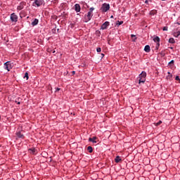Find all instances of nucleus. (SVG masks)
Masks as SVG:
<instances>
[{
  "label": "nucleus",
  "instance_id": "obj_17",
  "mask_svg": "<svg viewBox=\"0 0 180 180\" xmlns=\"http://www.w3.org/2000/svg\"><path fill=\"white\" fill-rule=\"evenodd\" d=\"M169 43H171L172 44H174L175 43V39H174V38H170L169 39Z\"/></svg>",
  "mask_w": 180,
  "mask_h": 180
},
{
  "label": "nucleus",
  "instance_id": "obj_8",
  "mask_svg": "<svg viewBox=\"0 0 180 180\" xmlns=\"http://www.w3.org/2000/svg\"><path fill=\"white\" fill-rule=\"evenodd\" d=\"M32 26H37L39 25V19L35 18L31 23Z\"/></svg>",
  "mask_w": 180,
  "mask_h": 180
},
{
  "label": "nucleus",
  "instance_id": "obj_21",
  "mask_svg": "<svg viewBox=\"0 0 180 180\" xmlns=\"http://www.w3.org/2000/svg\"><path fill=\"white\" fill-rule=\"evenodd\" d=\"M120 25H123V21H117V26H120Z\"/></svg>",
  "mask_w": 180,
  "mask_h": 180
},
{
  "label": "nucleus",
  "instance_id": "obj_2",
  "mask_svg": "<svg viewBox=\"0 0 180 180\" xmlns=\"http://www.w3.org/2000/svg\"><path fill=\"white\" fill-rule=\"evenodd\" d=\"M10 19L11 22L16 23V22H18V15H16L15 13H13L11 14Z\"/></svg>",
  "mask_w": 180,
  "mask_h": 180
},
{
  "label": "nucleus",
  "instance_id": "obj_6",
  "mask_svg": "<svg viewBox=\"0 0 180 180\" xmlns=\"http://www.w3.org/2000/svg\"><path fill=\"white\" fill-rule=\"evenodd\" d=\"M4 70H7V71H10L11 70V64L9 63V62H6L4 63Z\"/></svg>",
  "mask_w": 180,
  "mask_h": 180
},
{
  "label": "nucleus",
  "instance_id": "obj_26",
  "mask_svg": "<svg viewBox=\"0 0 180 180\" xmlns=\"http://www.w3.org/2000/svg\"><path fill=\"white\" fill-rule=\"evenodd\" d=\"M162 123V122L160 121L159 122L157 123V126H160V124Z\"/></svg>",
  "mask_w": 180,
  "mask_h": 180
},
{
  "label": "nucleus",
  "instance_id": "obj_40",
  "mask_svg": "<svg viewBox=\"0 0 180 180\" xmlns=\"http://www.w3.org/2000/svg\"><path fill=\"white\" fill-rule=\"evenodd\" d=\"M162 1H165V0H162Z\"/></svg>",
  "mask_w": 180,
  "mask_h": 180
},
{
  "label": "nucleus",
  "instance_id": "obj_15",
  "mask_svg": "<svg viewBox=\"0 0 180 180\" xmlns=\"http://www.w3.org/2000/svg\"><path fill=\"white\" fill-rule=\"evenodd\" d=\"M153 41H154L155 43H160V37H155L153 39Z\"/></svg>",
  "mask_w": 180,
  "mask_h": 180
},
{
  "label": "nucleus",
  "instance_id": "obj_1",
  "mask_svg": "<svg viewBox=\"0 0 180 180\" xmlns=\"http://www.w3.org/2000/svg\"><path fill=\"white\" fill-rule=\"evenodd\" d=\"M109 9H110V5H109L108 4L104 3L101 7V11H103V12H108Z\"/></svg>",
  "mask_w": 180,
  "mask_h": 180
},
{
  "label": "nucleus",
  "instance_id": "obj_22",
  "mask_svg": "<svg viewBox=\"0 0 180 180\" xmlns=\"http://www.w3.org/2000/svg\"><path fill=\"white\" fill-rule=\"evenodd\" d=\"M96 51H97V53H101V51H102V49L98 47L96 49Z\"/></svg>",
  "mask_w": 180,
  "mask_h": 180
},
{
  "label": "nucleus",
  "instance_id": "obj_39",
  "mask_svg": "<svg viewBox=\"0 0 180 180\" xmlns=\"http://www.w3.org/2000/svg\"><path fill=\"white\" fill-rule=\"evenodd\" d=\"M133 41H136V38L133 39Z\"/></svg>",
  "mask_w": 180,
  "mask_h": 180
},
{
  "label": "nucleus",
  "instance_id": "obj_4",
  "mask_svg": "<svg viewBox=\"0 0 180 180\" xmlns=\"http://www.w3.org/2000/svg\"><path fill=\"white\" fill-rule=\"evenodd\" d=\"M44 0H35L33 3V6L37 5V6H41L43 5Z\"/></svg>",
  "mask_w": 180,
  "mask_h": 180
},
{
  "label": "nucleus",
  "instance_id": "obj_37",
  "mask_svg": "<svg viewBox=\"0 0 180 180\" xmlns=\"http://www.w3.org/2000/svg\"><path fill=\"white\" fill-rule=\"evenodd\" d=\"M17 103H18V105H20V101H18Z\"/></svg>",
  "mask_w": 180,
  "mask_h": 180
},
{
  "label": "nucleus",
  "instance_id": "obj_31",
  "mask_svg": "<svg viewBox=\"0 0 180 180\" xmlns=\"http://www.w3.org/2000/svg\"><path fill=\"white\" fill-rule=\"evenodd\" d=\"M145 4H146V5H148V1L146 0V1H145Z\"/></svg>",
  "mask_w": 180,
  "mask_h": 180
},
{
  "label": "nucleus",
  "instance_id": "obj_27",
  "mask_svg": "<svg viewBox=\"0 0 180 180\" xmlns=\"http://www.w3.org/2000/svg\"><path fill=\"white\" fill-rule=\"evenodd\" d=\"M52 32H53V33H57L56 29H53V30H52Z\"/></svg>",
  "mask_w": 180,
  "mask_h": 180
},
{
  "label": "nucleus",
  "instance_id": "obj_7",
  "mask_svg": "<svg viewBox=\"0 0 180 180\" xmlns=\"http://www.w3.org/2000/svg\"><path fill=\"white\" fill-rule=\"evenodd\" d=\"M75 11L78 13V12H81V6H79V4H76L75 5Z\"/></svg>",
  "mask_w": 180,
  "mask_h": 180
},
{
  "label": "nucleus",
  "instance_id": "obj_5",
  "mask_svg": "<svg viewBox=\"0 0 180 180\" xmlns=\"http://www.w3.org/2000/svg\"><path fill=\"white\" fill-rule=\"evenodd\" d=\"M110 25V22H109L108 21H105L102 25H101V30H105L106 29H108V27Z\"/></svg>",
  "mask_w": 180,
  "mask_h": 180
},
{
  "label": "nucleus",
  "instance_id": "obj_38",
  "mask_svg": "<svg viewBox=\"0 0 180 180\" xmlns=\"http://www.w3.org/2000/svg\"><path fill=\"white\" fill-rule=\"evenodd\" d=\"M110 18H111V19H113V15H111V16H110Z\"/></svg>",
  "mask_w": 180,
  "mask_h": 180
},
{
  "label": "nucleus",
  "instance_id": "obj_29",
  "mask_svg": "<svg viewBox=\"0 0 180 180\" xmlns=\"http://www.w3.org/2000/svg\"><path fill=\"white\" fill-rule=\"evenodd\" d=\"M18 9L20 11V9H22V7H21L20 6H19L18 7Z\"/></svg>",
  "mask_w": 180,
  "mask_h": 180
},
{
  "label": "nucleus",
  "instance_id": "obj_14",
  "mask_svg": "<svg viewBox=\"0 0 180 180\" xmlns=\"http://www.w3.org/2000/svg\"><path fill=\"white\" fill-rule=\"evenodd\" d=\"M115 161L117 163L120 162V161H122V158H120V156H117L115 159Z\"/></svg>",
  "mask_w": 180,
  "mask_h": 180
},
{
  "label": "nucleus",
  "instance_id": "obj_24",
  "mask_svg": "<svg viewBox=\"0 0 180 180\" xmlns=\"http://www.w3.org/2000/svg\"><path fill=\"white\" fill-rule=\"evenodd\" d=\"M175 79H176V81H180V77L179 76H176Z\"/></svg>",
  "mask_w": 180,
  "mask_h": 180
},
{
  "label": "nucleus",
  "instance_id": "obj_10",
  "mask_svg": "<svg viewBox=\"0 0 180 180\" xmlns=\"http://www.w3.org/2000/svg\"><path fill=\"white\" fill-rule=\"evenodd\" d=\"M144 51H146V53H150V51H151V49L148 45L145 46Z\"/></svg>",
  "mask_w": 180,
  "mask_h": 180
},
{
  "label": "nucleus",
  "instance_id": "obj_35",
  "mask_svg": "<svg viewBox=\"0 0 180 180\" xmlns=\"http://www.w3.org/2000/svg\"><path fill=\"white\" fill-rule=\"evenodd\" d=\"M60 32V29H57V33Z\"/></svg>",
  "mask_w": 180,
  "mask_h": 180
},
{
  "label": "nucleus",
  "instance_id": "obj_16",
  "mask_svg": "<svg viewBox=\"0 0 180 180\" xmlns=\"http://www.w3.org/2000/svg\"><path fill=\"white\" fill-rule=\"evenodd\" d=\"M87 150L89 153H92L94 151V149L92 148V146H88Z\"/></svg>",
  "mask_w": 180,
  "mask_h": 180
},
{
  "label": "nucleus",
  "instance_id": "obj_11",
  "mask_svg": "<svg viewBox=\"0 0 180 180\" xmlns=\"http://www.w3.org/2000/svg\"><path fill=\"white\" fill-rule=\"evenodd\" d=\"M146 77H147V73L146 72H142L139 75V78H146Z\"/></svg>",
  "mask_w": 180,
  "mask_h": 180
},
{
  "label": "nucleus",
  "instance_id": "obj_34",
  "mask_svg": "<svg viewBox=\"0 0 180 180\" xmlns=\"http://www.w3.org/2000/svg\"><path fill=\"white\" fill-rule=\"evenodd\" d=\"M158 47H160V44H157V49H158Z\"/></svg>",
  "mask_w": 180,
  "mask_h": 180
},
{
  "label": "nucleus",
  "instance_id": "obj_20",
  "mask_svg": "<svg viewBox=\"0 0 180 180\" xmlns=\"http://www.w3.org/2000/svg\"><path fill=\"white\" fill-rule=\"evenodd\" d=\"M24 78H26V79H29V73L25 72Z\"/></svg>",
  "mask_w": 180,
  "mask_h": 180
},
{
  "label": "nucleus",
  "instance_id": "obj_13",
  "mask_svg": "<svg viewBox=\"0 0 180 180\" xmlns=\"http://www.w3.org/2000/svg\"><path fill=\"white\" fill-rule=\"evenodd\" d=\"M139 84H144L146 82V78L139 77Z\"/></svg>",
  "mask_w": 180,
  "mask_h": 180
},
{
  "label": "nucleus",
  "instance_id": "obj_25",
  "mask_svg": "<svg viewBox=\"0 0 180 180\" xmlns=\"http://www.w3.org/2000/svg\"><path fill=\"white\" fill-rule=\"evenodd\" d=\"M174 60H172L169 63V65H171V64H174Z\"/></svg>",
  "mask_w": 180,
  "mask_h": 180
},
{
  "label": "nucleus",
  "instance_id": "obj_3",
  "mask_svg": "<svg viewBox=\"0 0 180 180\" xmlns=\"http://www.w3.org/2000/svg\"><path fill=\"white\" fill-rule=\"evenodd\" d=\"M92 16H94V13L89 11L85 17V22H89L92 19Z\"/></svg>",
  "mask_w": 180,
  "mask_h": 180
},
{
  "label": "nucleus",
  "instance_id": "obj_12",
  "mask_svg": "<svg viewBox=\"0 0 180 180\" xmlns=\"http://www.w3.org/2000/svg\"><path fill=\"white\" fill-rule=\"evenodd\" d=\"M16 134L18 139H24L25 137L20 131L17 132Z\"/></svg>",
  "mask_w": 180,
  "mask_h": 180
},
{
  "label": "nucleus",
  "instance_id": "obj_9",
  "mask_svg": "<svg viewBox=\"0 0 180 180\" xmlns=\"http://www.w3.org/2000/svg\"><path fill=\"white\" fill-rule=\"evenodd\" d=\"M96 140H98V138H96V136H94L93 138H89V141H91V143H97Z\"/></svg>",
  "mask_w": 180,
  "mask_h": 180
},
{
  "label": "nucleus",
  "instance_id": "obj_28",
  "mask_svg": "<svg viewBox=\"0 0 180 180\" xmlns=\"http://www.w3.org/2000/svg\"><path fill=\"white\" fill-rule=\"evenodd\" d=\"M32 154H34L35 153H36V150H32Z\"/></svg>",
  "mask_w": 180,
  "mask_h": 180
},
{
  "label": "nucleus",
  "instance_id": "obj_19",
  "mask_svg": "<svg viewBox=\"0 0 180 180\" xmlns=\"http://www.w3.org/2000/svg\"><path fill=\"white\" fill-rule=\"evenodd\" d=\"M94 11H95V8L91 7V8H89V12H90L91 13H93Z\"/></svg>",
  "mask_w": 180,
  "mask_h": 180
},
{
  "label": "nucleus",
  "instance_id": "obj_32",
  "mask_svg": "<svg viewBox=\"0 0 180 180\" xmlns=\"http://www.w3.org/2000/svg\"><path fill=\"white\" fill-rule=\"evenodd\" d=\"M131 38L133 39V37H136V35L131 34Z\"/></svg>",
  "mask_w": 180,
  "mask_h": 180
},
{
  "label": "nucleus",
  "instance_id": "obj_18",
  "mask_svg": "<svg viewBox=\"0 0 180 180\" xmlns=\"http://www.w3.org/2000/svg\"><path fill=\"white\" fill-rule=\"evenodd\" d=\"M174 37H179V36H180V32L178 31L177 32H175V33L174 34Z\"/></svg>",
  "mask_w": 180,
  "mask_h": 180
},
{
  "label": "nucleus",
  "instance_id": "obj_30",
  "mask_svg": "<svg viewBox=\"0 0 180 180\" xmlns=\"http://www.w3.org/2000/svg\"><path fill=\"white\" fill-rule=\"evenodd\" d=\"M104 56H105V54L101 53V58H103Z\"/></svg>",
  "mask_w": 180,
  "mask_h": 180
},
{
  "label": "nucleus",
  "instance_id": "obj_36",
  "mask_svg": "<svg viewBox=\"0 0 180 180\" xmlns=\"http://www.w3.org/2000/svg\"><path fill=\"white\" fill-rule=\"evenodd\" d=\"M72 75H75V71H72Z\"/></svg>",
  "mask_w": 180,
  "mask_h": 180
},
{
  "label": "nucleus",
  "instance_id": "obj_23",
  "mask_svg": "<svg viewBox=\"0 0 180 180\" xmlns=\"http://www.w3.org/2000/svg\"><path fill=\"white\" fill-rule=\"evenodd\" d=\"M168 30V27H164L163 31L167 32Z\"/></svg>",
  "mask_w": 180,
  "mask_h": 180
},
{
  "label": "nucleus",
  "instance_id": "obj_33",
  "mask_svg": "<svg viewBox=\"0 0 180 180\" xmlns=\"http://www.w3.org/2000/svg\"><path fill=\"white\" fill-rule=\"evenodd\" d=\"M60 91V88H56V92Z\"/></svg>",
  "mask_w": 180,
  "mask_h": 180
}]
</instances>
